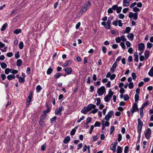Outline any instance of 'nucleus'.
<instances>
[{"label":"nucleus","instance_id":"nucleus-31","mask_svg":"<svg viewBox=\"0 0 153 153\" xmlns=\"http://www.w3.org/2000/svg\"><path fill=\"white\" fill-rule=\"evenodd\" d=\"M52 71V69L51 68H50L48 69L47 71V73L48 75H49L51 73Z\"/></svg>","mask_w":153,"mask_h":153},{"label":"nucleus","instance_id":"nucleus-17","mask_svg":"<svg viewBox=\"0 0 153 153\" xmlns=\"http://www.w3.org/2000/svg\"><path fill=\"white\" fill-rule=\"evenodd\" d=\"M25 73H22V77H20V82L22 83L25 81Z\"/></svg>","mask_w":153,"mask_h":153},{"label":"nucleus","instance_id":"nucleus-22","mask_svg":"<svg viewBox=\"0 0 153 153\" xmlns=\"http://www.w3.org/2000/svg\"><path fill=\"white\" fill-rule=\"evenodd\" d=\"M122 148L119 146H117V153H122Z\"/></svg>","mask_w":153,"mask_h":153},{"label":"nucleus","instance_id":"nucleus-50","mask_svg":"<svg viewBox=\"0 0 153 153\" xmlns=\"http://www.w3.org/2000/svg\"><path fill=\"white\" fill-rule=\"evenodd\" d=\"M115 41L117 43H119L121 40L120 37H118L115 39Z\"/></svg>","mask_w":153,"mask_h":153},{"label":"nucleus","instance_id":"nucleus-59","mask_svg":"<svg viewBox=\"0 0 153 153\" xmlns=\"http://www.w3.org/2000/svg\"><path fill=\"white\" fill-rule=\"evenodd\" d=\"M10 69L9 68H6L5 70V73L6 74H8L10 72Z\"/></svg>","mask_w":153,"mask_h":153},{"label":"nucleus","instance_id":"nucleus-10","mask_svg":"<svg viewBox=\"0 0 153 153\" xmlns=\"http://www.w3.org/2000/svg\"><path fill=\"white\" fill-rule=\"evenodd\" d=\"M117 144L118 143L117 142H113L111 144V146L110 147V149L114 152L116 151V148Z\"/></svg>","mask_w":153,"mask_h":153},{"label":"nucleus","instance_id":"nucleus-55","mask_svg":"<svg viewBox=\"0 0 153 153\" xmlns=\"http://www.w3.org/2000/svg\"><path fill=\"white\" fill-rule=\"evenodd\" d=\"M126 46L128 48L130 47L131 46V44L130 42L128 41H126Z\"/></svg>","mask_w":153,"mask_h":153},{"label":"nucleus","instance_id":"nucleus-8","mask_svg":"<svg viewBox=\"0 0 153 153\" xmlns=\"http://www.w3.org/2000/svg\"><path fill=\"white\" fill-rule=\"evenodd\" d=\"M33 96V94L32 92H30L29 93V95L28 97L27 100V102L26 105L27 106H28L30 103Z\"/></svg>","mask_w":153,"mask_h":153},{"label":"nucleus","instance_id":"nucleus-3","mask_svg":"<svg viewBox=\"0 0 153 153\" xmlns=\"http://www.w3.org/2000/svg\"><path fill=\"white\" fill-rule=\"evenodd\" d=\"M91 6V3L89 1H88L85 3L80 9V13H82L89 9Z\"/></svg>","mask_w":153,"mask_h":153},{"label":"nucleus","instance_id":"nucleus-42","mask_svg":"<svg viewBox=\"0 0 153 153\" xmlns=\"http://www.w3.org/2000/svg\"><path fill=\"white\" fill-rule=\"evenodd\" d=\"M50 109L49 108H48V109L47 110H45L43 111V114H44V115H45L46 114L48 113V112H49L50 111Z\"/></svg>","mask_w":153,"mask_h":153},{"label":"nucleus","instance_id":"nucleus-28","mask_svg":"<svg viewBox=\"0 0 153 153\" xmlns=\"http://www.w3.org/2000/svg\"><path fill=\"white\" fill-rule=\"evenodd\" d=\"M99 137V136L97 135L96 136H94L92 137V140L94 141H95L97 140Z\"/></svg>","mask_w":153,"mask_h":153},{"label":"nucleus","instance_id":"nucleus-16","mask_svg":"<svg viewBox=\"0 0 153 153\" xmlns=\"http://www.w3.org/2000/svg\"><path fill=\"white\" fill-rule=\"evenodd\" d=\"M109 121L103 119L101 121L102 125H104L106 126H109L110 123Z\"/></svg>","mask_w":153,"mask_h":153},{"label":"nucleus","instance_id":"nucleus-11","mask_svg":"<svg viewBox=\"0 0 153 153\" xmlns=\"http://www.w3.org/2000/svg\"><path fill=\"white\" fill-rule=\"evenodd\" d=\"M64 109V108L62 106L59 107L56 109L55 111V113L56 114H58L59 115H61L62 113L61 111Z\"/></svg>","mask_w":153,"mask_h":153},{"label":"nucleus","instance_id":"nucleus-5","mask_svg":"<svg viewBox=\"0 0 153 153\" xmlns=\"http://www.w3.org/2000/svg\"><path fill=\"white\" fill-rule=\"evenodd\" d=\"M138 133L140 134V132L142 130V128L143 125V123L141 120L138 118Z\"/></svg>","mask_w":153,"mask_h":153},{"label":"nucleus","instance_id":"nucleus-41","mask_svg":"<svg viewBox=\"0 0 153 153\" xmlns=\"http://www.w3.org/2000/svg\"><path fill=\"white\" fill-rule=\"evenodd\" d=\"M120 45L121 47L122 48L124 49H125L126 47L125 45L124 42H122L120 43Z\"/></svg>","mask_w":153,"mask_h":153},{"label":"nucleus","instance_id":"nucleus-61","mask_svg":"<svg viewBox=\"0 0 153 153\" xmlns=\"http://www.w3.org/2000/svg\"><path fill=\"white\" fill-rule=\"evenodd\" d=\"M24 47V45L22 42L21 41L20 42V49H22Z\"/></svg>","mask_w":153,"mask_h":153},{"label":"nucleus","instance_id":"nucleus-53","mask_svg":"<svg viewBox=\"0 0 153 153\" xmlns=\"http://www.w3.org/2000/svg\"><path fill=\"white\" fill-rule=\"evenodd\" d=\"M46 147V143H45L42 146L41 148V150L44 151Z\"/></svg>","mask_w":153,"mask_h":153},{"label":"nucleus","instance_id":"nucleus-33","mask_svg":"<svg viewBox=\"0 0 153 153\" xmlns=\"http://www.w3.org/2000/svg\"><path fill=\"white\" fill-rule=\"evenodd\" d=\"M153 45L151 43L148 42L147 44V47L148 48H151L153 46Z\"/></svg>","mask_w":153,"mask_h":153},{"label":"nucleus","instance_id":"nucleus-9","mask_svg":"<svg viewBox=\"0 0 153 153\" xmlns=\"http://www.w3.org/2000/svg\"><path fill=\"white\" fill-rule=\"evenodd\" d=\"M111 23L107 21L106 22H102L101 23V25L104 26L105 28L109 29L111 27Z\"/></svg>","mask_w":153,"mask_h":153},{"label":"nucleus","instance_id":"nucleus-20","mask_svg":"<svg viewBox=\"0 0 153 153\" xmlns=\"http://www.w3.org/2000/svg\"><path fill=\"white\" fill-rule=\"evenodd\" d=\"M70 140V138L69 136H67L64 139L63 143L65 144L67 143Z\"/></svg>","mask_w":153,"mask_h":153},{"label":"nucleus","instance_id":"nucleus-46","mask_svg":"<svg viewBox=\"0 0 153 153\" xmlns=\"http://www.w3.org/2000/svg\"><path fill=\"white\" fill-rule=\"evenodd\" d=\"M122 9V7H117V9L116 10L117 12V13H119L121 12Z\"/></svg>","mask_w":153,"mask_h":153},{"label":"nucleus","instance_id":"nucleus-38","mask_svg":"<svg viewBox=\"0 0 153 153\" xmlns=\"http://www.w3.org/2000/svg\"><path fill=\"white\" fill-rule=\"evenodd\" d=\"M135 102L137 101L139 99V95L138 94H136L135 95Z\"/></svg>","mask_w":153,"mask_h":153},{"label":"nucleus","instance_id":"nucleus-12","mask_svg":"<svg viewBox=\"0 0 153 153\" xmlns=\"http://www.w3.org/2000/svg\"><path fill=\"white\" fill-rule=\"evenodd\" d=\"M64 70L65 71L66 74L67 75L71 74L73 71L72 68L70 67L64 69Z\"/></svg>","mask_w":153,"mask_h":153},{"label":"nucleus","instance_id":"nucleus-36","mask_svg":"<svg viewBox=\"0 0 153 153\" xmlns=\"http://www.w3.org/2000/svg\"><path fill=\"white\" fill-rule=\"evenodd\" d=\"M149 101H147L146 102L143 104L141 107H142V108H144L147 105L149 104Z\"/></svg>","mask_w":153,"mask_h":153},{"label":"nucleus","instance_id":"nucleus-44","mask_svg":"<svg viewBox=\"0 0 153 153\" xmlns=\"http://www.w3.org/2000/svg\"><path fill=\"white\" fill-rule=\"evenodd\" d=\"M122 135L121 134H120L118 135V140L120 142L122 140Z\"/></svg>","mask_w":153,"mask_h":153},{"label":"nucleus","instance_id":"nucleus-29","mask_svg":"<svg viewBox=\"0 0 153 153\" xmlns=\"http://www.w3.org/2000/svg\"><path fill=\"white\" fill-rule=\"evenodd\" d=\"M144 54L145 56V58L146 59H147L149 57V52L148 51H146L145 52Z\"/></svg>","mask_w":153,"mask_h":153},{"label":"nucleus","instance_id":"nucleus-27","mask_svg":"<svg viewBox=\"0 0 153 153\" xmlns=\"http://www.w3.org/2000/svg\"><path fill=\"white\" fill-rule=\"evenodd\" d=\"M110 98L111 97L107 95L104 98V100L106 102H109L110 100Z\"/></svg>","mask_w":153,"mask_h":153},{"label":"nucleus","instance_id":"nucleus-1","mask_svg":"<svg viewBox=\"0 0 153 153\" xmlns=\"http://www.w3.org/2000/svg\"><path fill=\"white\" fill-rule=\"evenodd\" d=\"M132 10L134 12H136L134 13H133L131 12H130L129 13L128 17L130 18H133L134 20H136L137 19L138 14V13L136 12L139 11L140 9L137 7H133Z\"/></svg>","mask_w":153,"mask_h":153},{"label":"nucleus","instance_id":"nucleus-40","mask_svg":"<svg viewBox=\"0 0 153 153\" xmlns=\"http://www.w3.org/2000/svg\"><path fill=\"white\" fill-rule=\"evenodd\" d=\"M95 100H97V102L96 103V105L97 106L99 105L100 104L101 102L100 98H98L96 99H95Z\"/></svg>","mask_w":153,"mask_h":153},{"label":"nucleus","instance_id":"nucleus-45","mask_svg":"<svg viewBox=\"0 0 153 153\" xmlns=\"http://www.w3.org/2000/svg\"><path fill=\"white\" fill-rule=\"evenodd\" d=\"M131 28L130 27H127L126 28V31L127 33H128L130 31Z\"/></svg>","mask_w":153,"mask_h":153},{"label":"nucleus","instance_id":"nucleus-24","mask_svg":"<svg viewBox=\"0 0 153 153\" xmlns=\"http://www.w3.org/2000/svg\"><path fill=\"white\" fill-rule=\"evenodd\" d=\"M134 61L136 62H138V57L137 53V52H135L134 54Z\"/></svg>","mask_w":153,"mask_h":153},{"label":"nucleus","instance_id":"nucleus-13","mask_svg":"<svg viewBox=\"0 0 153 153\" xmlns=\"http://www.w3.org/2000/svg\"><path fill=\"white\" fill-rule=\"evenodd\" d=\"M138 50L139 51H142L143 52L144 50L145 45L143 43L139 44L138 45Z\"/></svg>","mask_w":153,"mask_h":153},{"label":"nucleus","instance_id":"nucleus-30","mask_svg":"<svg viewBox=\"0 0 153 153\" xmlns=\"http://www.w3.org/2000/svg\"><path fill=\"white\" fill-rule=\"evenodd\" d=\"M121 41H122L123 42H124L127 40L125 36L124 35H122L120 37Z\"/></svg>","mask_w":153,"mask_h":153},{"label":"nucleus","instance_id":"nucleus-18","mask_svg":"<svg viewBox=\"0 0 153 153\" xmlns=\"http://www.w3.org/2000/svg\"><path fill=\"white\" fill-rule=\"evenodd\" d=\"M127 37L130 40L132 41L134 38V34L133 33H129L127 35Z\"/></svg>","mask_w":153,"mask_h":153},{"label":"nucleus","instance_id":"nucleus-21","mask_svg":"<svg viewBox=\"0 0 153 153\" xmlns=\"http://www.w3.org/2000/svg\"><path fill=\"white\" fill-rule=\"evenodd\" d=\"M15 76L13 74H10L8 75L7 76V79L10 80L12 79H13L15 78Z\"/></svg>","mask_w":153,"mask_h":153},{"label":"nucleus","instance_id":"nucleus-34","mask_svg":"<svg viewBox=\"0 0 153 153\" xmlns=\"http://www.w3.org/2000/svg\"><path fill=\"white\" fill-rule=\"evenodd\" d=\"M61 75L62 74L59 73H56L54 75V77L56 79L59 78L61 76Z\"/></svg>","mask_w":153,"mask_h":153},{"label":"nucleus","instance_id":"nucleus-25","mask_svg":"<svg viewBox=\"0 0 153 153\" xmlns=\"http://www.w3.org/2000/svg\"><path fill=\"white\" fill-rule=\"evenodd\" d=\"M148 74L151 76H153V68H152L148 73Z\"/></svg>","mask_w":153,"mask_h":153},{"label":"nucleus","instance_id":"nucleus-26","mask_svg":"<svg viewBox=\"0 0 153 153\" xmlns=\"http://www.w3.org/2000/svg\"><path fill=\"white\" fill-rule=\"evenodd\" d=\"M1 66L2 68L4 69L7 68V65L5 63L2 62L1 64Z\"/></svg>","mask_w":153,"mask_h":153},{"label":"nucleus","instance_id":"nucleus-39","mask_svg":"<svg viewBox=\"0 0 153 153\" xmlns=\"http://www.w3.org/2000/svg\"><path fill=\"white\" fill-rule=\"evenodd\" d=\"M114 112L112 111H110L107 114V115H108L109 117H111L112 116Z\"/></svg>","mask_w":153,"mask_h":153},{"label":"nucleus","instance_id":"nucleus-2","mask_svg":"<svg viewBox=\"0 0 153 153\" xmlns=\"http://www.w3.org/2000/svg\"><path fill=\"white\" fill-rule=\"evenodd\" d=\"M88 108L89 110V111H90L89 113H92L94 114L97 112L98 109L96 108V105L93 104H90L88 105Z\"/></svg>","mask_w":153,"mask_h":153},{"label":"nucleus","instance_id":"nucleus-32","mask_svg":"<svg viewBox=\"0 0 153 153\" xmlns=\"http://www.w3.org/2000/svg\"><path fill=\"white\" fill-rule=\"evenodd\" d=\"M113 92L111 91V89H110L109 91L108 94L107 95L111 98L113 95Z\"/></svg>","mask_w":153,"mask_h":153},{"label":"nucleus","instance_id":"nucleus-37","mask_svg":"<svg viewBox=\"0 0 153 153\" xmlns=\"http://www.w3.org/2000/svg\"><path fill=\"white\" fill-rule=\"evenodd\" d=\"M128 87L129 89H132L134 87V85L133 82H130L128 84Z\"/></svg>","mask_w":153,"mask_h":153},{"label":"nucleus","instance_id":"nucleus-7","mask_svg":"<svg viewBox=\"0 0 153 153\" xmlns=\"http://www.w3.org/2000/svg\"><path fill=\"white\" fill-rule=\"evenodd\" d=\"M137 110V105L136 103H134L132 107V108L131 109V112L132 113V115H133L134 113L136 112Z\"/></svg>","mask_w":153,"mask_h":153},{"label":"nucleus","instance_id":"nucleus-49","mask_svg":"<svg viewBox=\"0 0 153 153\" xmlns=\"http://www.w3.org/2000/svg\"><path fill=\"white\" fill-rule=\"evenodd\" d=\"M116 76V75L114 74H113L111 75L110 76V79L111 80H113L115 78Z\"/></svg>","mask_w":153,"mask_h":153},{"label":"nucleus","instance_id":"nucleus-35","mask_svg":"<svg viewBox=\"0 0 153 153\" xmlns=\"http://www.w3.org/2000/svg\"><path fill=\"white\" fill-rule=\"evenodd\" d=\"M101 126L100 123L98 121H96L94 124V126L95 127H100Z\"/></svg>","mask_w":153,"mask_h":153},{"label":"nucleus","instance_id":"nucleus-52","mask_svg":"<svg viewBox=\"0 0 153 153\" xmlns=\"http://www.w3.org/2000/svg\"><path fill=\"white\" fill-rule=\"evenodd\" d=\"M131 76L134 80H135L136 78V76L135 73H132L131 74Z\"/></svg>","mask_w":153,"mask_h":153},{"label":"nucleus","instance_id":"nucleus-62","mask_svg":"<svg viewBox=\"0 0 153 153\" xmlns=\"http://www.w3.org/2000/svg\"><path fill=\"white\" fill-rule=\"evenodd\" d=\"M129 9L128 8H126L123 9V12L124 13H126L128 11Z\"/></svg>","mask_w":153,"mask_h":153},{"label":"nucleus","instance_id":"nucleus-43","mask_svg":"<svg viewBox=\"0 0 153 153\" xmlns=\"http://www.w3.org/2000/svg\"><path fill=\"white\" fill-rule=\"evenodd\" d=\"M76 131V129H75V128L73 129L71 132V133H70L71 135H74L75 134Z\"/></svg>","mask_w":153,"mask_h":153},{"label":"nucleus","instance_id":"nucleus-63","mask_svg":"<svg viewBox=\"0 0 153 153\" xmlns=\"http://www.w3.org/2000/svg\"><path fill=\"white\" fill-rule=\"evenodd\" d=\"M13 54L12 52H9L7 53V56L8 57H11L13 56Z\"/></svg>","mask_w":153,"mask_h":153},{"label":"nucleus","instance_id":"nucleus-23","mask_svg":"<svg viewBox=\"0 0 153 153\" xmlns=\"http://www.w3.org/2000/svg\"><path fill=\"white\" fill-rule=\"evenodd\" d=\"M42 89V88L40 85H38L36 87V90L37 93H38L40 92Z\"/></svg>","mask_w":153,"mask_h":153},{"label":"nucleus","instance_id":"nucleus-4","mask_svg":"<svg viewBox=\"0 0 153 153\" xmlns=\"http://www.w3.org/2000/svg\"><path fill=\"white\" fill-rule=\"evenodd\" d=\"M106 89L104 86H102L97 90V93L99 96H102L106 93Z\"/></svg>","mask_w":153,"mask_h":153},{"label":"nucleus","instance_id":"nucleus-54","mask_svg":"<svg viewBox=\"0 0 153 153\" xmlns=\"http://www.w3.org/2000/svg\"><path fill=\"white\" fill-rule=\"evenodd\" d=\"M118 17L120 19H123L124 18L125 16L122 13H120L118 15Z\"/></svg>","mask_w":153,"mask_h":153},{"label":"nucleus","instance_id":"nucleus-48","mask_svg":"<svg viewBox=\"0 0 153 153\" xmlns=\"http://www.w3.org/2000/svg\"><path fill=\"white\" fill-rule=\"evenodd\" d=\"M129 99V97L128 94L125 95L124 97V99L125 101H127Z\"/></svg>","mask_w":153,"mask_h":153},{"label":"nucleus","instance_id":"nucleus-51","mask_svg":"<svg viewBox=\"0 0 153 153\" xmlns=\"http://www.w3.org/2000/svg\"><path fill=\"white\" fill-rule=\"evenodd\" d=\"M137 4V3L136 2H134L133 3H132L131 4L129 7L130 8H132L134 7Z\"/></svg>","mask_w":153,"mask_h":153},{"label":"nucleus","instance_id":"nucleus-15","mask_svg":"<svg viewBox=\"0 0 153 153\" xmlns=\"http://www.w3.org/2000/svg\"><path fill=\"white\" fill-rule=\"evenodd\" d=\"M81 112L84 114H86L87 113L89 112L88 106L87 107H84L81 110Z\"/></svg>","mask_w":153,"mask_h":153},{"label":"nucleus","instance_id":"nucleus-57","mask_svg":"<svg viewBox=\"0 0 153 153\" xmlns=\"http://www.w3.org/2000/svg\"><path fill=\"white\" fill-rule=\"evenodd\" d=\"M107 49L104 46H102V51L104 53H105L106 52Z\"/></svg>","mask_w":153,"mask_h":153},{"label":"nucleus","instance_id":"nucleus-58","mask_svg":"<svg viewBox=\"0 0 153 153\" xmlns=\"http://www.w3.org/2000/svg\"><path fill=\"white\" fill-rule=\"evenodd\" d=\"M85 117L84 116H82L79 120H78L77 121V122L78 123H80L82 120H83L85 118Z\"/></svg>","mask_w":153,"mask_h":153},{"label":"nucleus","instance_id":"nucleus-14","mask_svg":"<svg viewBox=\"0 0 153 153\" xmlns=\"http://www.w3.org/2000/svg\"><path fill=\"white\" fill-rule=\"evenodd\" d=\"M131 0H123V6L124 7H128L130 3Z\"/></svg>","mask_w":153,"mask_h":153},{"label":"nucleus","instance_id":"nucleus-19","mask_svg":"<svg viewBox=\"0 0 153 153\" xmlns=\"http://www.w3.org/2000/svg\"><path fill=\"white\" fill-rule=\"evenodd\" d=\"M8 24L7 23H5L1 27V28L0 29L1 31H4L6 29V28L7 27Z\"/></svg>","mask_w":153,"mask_h":153},{"label":"nucleus","instance_id":"nucleus-6","mask_svg":"<svg viewBox=\"0 0 153 153\" xmlns=\"http://www.w3.org/2000/svg\"><path fill=\"white\" fill-rule=\"evenodd\" d=\"M151 133V129L150 128L147 129L145 134V137L147 139H149L150 137Z\"/></svg>","mask_w":153,"mask_h":153},{"label":"nucleus","instance_id":"nucleus-56","mask_svg":"<svg viewBox=\"0 0 153 153\" xmlns=\"http://www.w3.org/2000/svg\"><path fill=\"white\" fill-rule=\"evenodd\" d=\"M56 117H53L51 119V122L52 123H53L55 122V120H56Z\"/></svg>","mask_w":153,"mask_h":153},{"label":"nucleus","instance_id":"nucleus-64","mask_svg":"<svg viewBox=\"0 0 153 153\" xmlns=\"http://www.w3.org/2000/svg\"><path fill=\"white\" fill-rule=\"evenodd\" d=\"M113 17L112 16H111L108 18V20L107 21L111 23V21L113 19Z\"/></svg>","mask_w":153,"mask_h":153},{"label":"nucleus","instance_id":"nucleus-47","mask_svg":"<svg viewBox=\"0 0 153 153\" xmlns=\"http://www.w3.org/2000/svg\"><path fill=\"white\" fill-rule=\"evenodd\" d=\"M129 147L128 146H126L124 149V153H128L129 151Z\"/></svg>","mask_w":153,"mask_h":153},{"label":"nucleus","instance_id":"nucleus-60","mask_svg":"<svg viewBox=\"0 0 153 153\" xmlns=\"http://www.w3.org/2000/svg\"><path fill=\"white\" fill-rule=\"evenodd\" d=\"M70 62L69 60H68L67 61H66L63 65V66L65 67H67L69 64V62Z\"/></svg>","mask_w":153,"mask_h":153}]
</instances>
